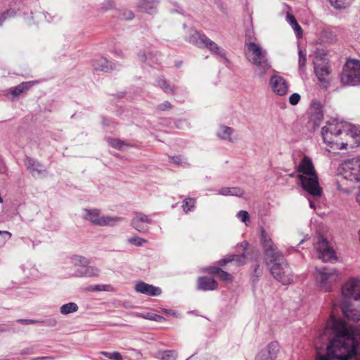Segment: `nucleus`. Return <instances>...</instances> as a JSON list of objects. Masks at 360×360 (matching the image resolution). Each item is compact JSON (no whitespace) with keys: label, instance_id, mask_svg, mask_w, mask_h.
<instances>
[{"label":"nucleus","instance_id":"obj_37","mask_svg":"<svg viewBox=\"0 0 360 360\" xmlns=\"http://www.w3.org/2000/svg\"><path fill=\"white\" fill-rule=\"evenodd\" d=\"M299 69L300 71H303L306 65L307 62V55L306 53H304L302 50H299Z\"/></svg>","mask_w":360,"mask_h":360},{"label":"nucleus","instance_id":"obj_21","mask_svg":"<svg viewBox=\"0 0 360 360\" xmlns=\"http://www.w3.org/2000/svg\"><path fill=\"white\" fill-rule=\"evenodd\" d=\"M233 261L236 262L238 266L243 265L246 262V256L243 253L240 255H228L226 258L219 260L217 263L219 266H224Z\"/></svg>","mask_w":360,"mask_h":360},{"label":"nucleus","instance_id":"obj_9","mask_svg":"<svg viewBox=\"0 0 360 360\" xmlns=\"http://www.w3.org/2000/svg\"><path fill=\"white\" fill-rule=\"evenodd\" d=\"M316 248L318 252L317 257L323 262H333L337 259L335 252L329 246L328 240L323 236L319 238Z\"/></svg>","mask_w":360,"mask_h":360},{"label":"nucleus","instance_id":"obj_18","mask_svg":"<svg viewBox=\"0 0 360 360\" xmlns=\"http://www.w3.org/2000/svg\"><path fill=\"white\" fill-rule=\"evenodd\" d=\"M340 81L343 85H356L352 67H349V61L345 65L340 75Z\"/></svg>","mask_w":360,"mask_h":360},{"label":"nucleus","instance_id":"obj_22","mask_svg":"<svg viewBox=\"0 0 360 360\" xmlns=\"http://www.w3.org/2000/svg\"><path fill=\"white\" fill-rule=\"evenodd\" d=\"M37 82L30 81L24 82L11 89V94L14 96H19L22 94L26 93Z\"/></svg>","mask_w":360,"mask_h":360},{"label":"nucleus","instance_id":"obj_49","mask_svg":"<svg viewBox=\"0 0 360 360\" xmlns=\"http://www.w3.org/2000/svg\"><path fill=\"white\" fill-rule=\"evenodd\" d=\"M109 285H96L95 286H92L90 288L91 290L93 291H101V290H108Z\"/></svg>","mask_w":360,"mask_h":360},{"label":"nucleus","instance_id":"obj_47","mask_svg":"<svg viewBox=\"0 0 360 360\" xmlns=\"http://www.w3.org/2000/svg\"><path fill=\"white\" fill-rule=\"evenodd\" d=\"M172 108V105L169 101H165L164 103L158 105L157 109L161 111L169 110Z\"/></svg>","mask_w":360,"mask_h":360},{"label":"nucleus","instance_id":"obj_26","mask_svg":"<svg viewBox=\"0 0 360 360\" xmlns=\"http://www.w3.org/2000/svg\"><path fill=\"white\" fill-rule=\"evenodd\" d=\"M86 215L84 218L86 220L90 221L94 224L99 226V223L101 221V217H100V211L97 209L94 210H85Z\"/></svg>","mask_w":360,"mask_h":360},{"label":"nucleus","instance_id":"obj_36","mask_svg":"<svg viewBox=\"0 0 360 360\" xmlns=\"http://www.w3.org/2000/svg\"><path fill=\"white\" fill-rule=\"evenodd\" d=\"M158 85L167 94H174V88L163 78H160L158 81Z\"/></svg>","mask_w":360,"mask_h":360},{"label":"nucleus","instance_id":"obj_61","mask_svg":"<svg viewBox=\"0 0 360 360\" xmlns=\"http://www.w3.org/2000/svg\"><path fill=\"white\" fill-rule=\"evenodd\" d=\"M356 200L360 205V188H359V192L356 193Z\"/></svg>","mask_w":360,"mask_h":360},{"label":"nucleus","instance_id":"obj_50","mask_svg":"<svg viewBox=\"0 0 360 360\" xmlns=\"http://www.w3.org/2000/svg\"><path fill=\"white\" fill-rule=\"evenodd\" d=\"M134 17V13L131 11H124L123 12V15L121 17V18L129 20L133 19Z\"/></svg>","mask_w":360,"mask_h":360},{"label":"nucleus","instance_id":"obj_7","mask_svg":"<svg viewBox=\"0 0 360 360\" xmlns=\"http://www.w3.org/2000/svg\"><path fill=\"white\" fill-rule=\"evenodd\" d=\"M342 175L344 179L357 183L360 188V158L345 161L342 165Z\"/></svg>","mask_w":360,"mask_h":360},{"label":"nucleus","instance_id":"obj_29","mask_svg":"<svg viewBox=\"0 0 360 360\" xmlns=\"http://www.w3.org/2000/svg\"><path fill=\"white\" fill-rule=\"evenodd\" d=\"M122 221V218L120 217L103 216L101 217V223H99V226H115Z\"/></svg>","mask_w":360,"mask_h":360},{"label":"nucleus","instance_id":"obj_48","mask_svg":"<svg viewBox=\"0 0 360 360\" xmlns=\"http://www.w3.org/2000/svg\"><path fill=\"white\" fill-rule=\"evenodd\" d=\"M292 28L294 30L295 33L296 34L297 37L301 38L302 37V29L298 25L297 22L296 24H295L294 25H292Z\"/></svg>","mask_w":360,"mask_h":360},{"label":"nucleus","instance_id":"obj_2","mask_svg":"<svg viewBox=\"0 0 360 360\" xmlns=\"http://www.w3.org/2000/svg\"><path fill=\"white\" fill-rule=\"evenodd\" d=\"M245 47L246 59L255 66L257 75L264 77L271 68L267 57V51L248 38L245 41Z\"/></svg>","mask_w":360,"mask_h":360},{"label":"nucleus","instance_id":"obj_28","mask_svg":"<svg viewBox=\"0 0 360 360\" xmlns=\"http://www.w3.org/2000/svg\"><path fill=\"white\" fill-rule=\"evenodd\" d=\"M155 356L159 360H176L177 353L175 350L158 351Z\"/></svg>","mask_w":360,"mask_h":360},{"label":"nucleus","instance_id":"obj_42","mask_svg":"<svg viewBox=\"0 0 360 360\" xmlns=\"http://www.w3.org/2000/svg\"><path fill=\"white\" fill-rule=\"evenodd\" d=\"M236 216L243 223H246L250 221V215L247 211L240 210L237 213Z\"/></svg>","mask_w":360,"mask_h":360},{"label":"nucleus","instance_id":"obj_44","mask_svg":"<svg viewBox=\"0 0 360 360\" xmlns=\"http://www.w3.org/2000/svg\"><path fill=\"white\" fill-rule=\"evenodd\" d=\"M141 316L144 318V319L152 320V321H157V322H162V321L165 320V319L163 316H162L160 315H158V314H148L146 316Z\"/></svg>","mask_w":360,"mask_h":360},{"label":"nucleus","instance_id":"obj_27","mask_svg":"<svg viewBox=\"0 0 360 360\" xmlns=\"http://www.w3.org/2000/svg\"><path fill=\"white\" fill-rule=\"evenodd\" d=\"M234 130L233 128L227 127V126H220L219 131L217 132V136L222 139L233 142V139L231 138V135L233 134Z\"/></svg>","mask_w":360,"mask_h":360},{"label":"nucleus","instance_id":"obj_15","mask_svg":"<svg viewBox=\"0 0 360 360\" xmlns=\"http://www.w3.org/2000/svg\"><path fill=\"white\" fill-rule=\"evenodd\" d=\"M277 342H270L266 348L262 349L256 356L255 360H274L278 351Z\"/></svg>","mask_w":360,"mask_h":360},{"label":"nucleus","instance_id":"obj_10","mask_svg":"<svg viewBox=\"0 0 360 360\" xmlns=\"http://www.w3.org/2000/svg\"><path fill=\"white\" fill-rule=\"evenodd\" d=\"M134 217L131 221V225L137 231L145 233L148 231V224L153 223V221L148 217L141 212H134Z\"/></svg>","mask_w":360,"mask_h":360},{"label":"nucleus","instance_id":"obj_38","mask_svg":"<svg viewBox=\"0 0 360 360\" xmlns=\"http://www.w3.org/2000/svg\"><path fill=\"white\" fill-rule=\"evenodd\" d=\"M128 242L137 247H140L142 246L143 243H146L148 241L147 240L140 238L139 236H134L129 238Z\"/></svg>","mask_w":360,"mask_h":360},{"label":"nucleus","instance_id":"obj_41","mask_svg":"<svg viewBox=\"0 0 360 360\" xmlns=\"http://www.w3.org/2000/svg\"><path fill=\"white\" fill-rule=\"evenodd\" d=\"M323 115L321 111L313 112L311 116V120L314 121L315 124L319 125L320 122L323 120Z\"/></svg>","mask_w":360,"mask_h":360},{"label":"nucleus","instance_id":"obj_4","mask_svg":"<svg viewBox=\"0 0 360 360\" xmlns=\"http://www.w3.org/2000/svg\"><path fill=\"white\" fill-rule=\"evenodd\" d=\"M314 277L319 287L326 292L330 291L332 285L340 279L337 269L328 266L316 267Z\"/></svg>","mask_w":360,"mask_h":360},{"label":"nucleus","instance_id":"obj_46","mask_svg":"<svg viewBox=\"0 0 360 360\" xmlns=\"http://www.w3.org/2000/svg\"><path fill=\"white\" fill-rule=\"evenodd\" d=\"M300 98L301 97L299 94L293 93L292 94L290 95L289 98V102L291 105H295L299 103Z\"/></svg>","mask_w":360,"mask_h":360},{"label":"nucleus","instance_id":"obj_45","mask_svg":"<svg viewBox=\"0 0 360 360\" xmlns=\"http://www.w3.org/2000/svg\"><path fill=\"white\" fill-rule=\"evenodd\" d=\"M169 160L170 162L176 165H183L186 164V161L180 155L171 156L169 157Z\"/></svg>","mask_w":360,"mask_h":360},{"label":"nucleus","instance_id":"obj_58","mask_svg":"<svg viewBox=\"0 0 360 360\" xmlns=\"http://www.w3.org/2000/svg\"><path fill=\"white\" fill-rule=\"evenodd\" d=\"M1 234H4V235L7 236V238L8 239H10L11 238V236H12L11 233H10L8 231H0V235Z\"/></svg>","mask_w":360,"mask_h":360},{"label":"nucleus","instance_id":"obj_19","mask_svg":"<svg viewBox=\"0 0 360 360\" xmlns=\"http://www.w3.org/2000/svg\"><path fill=\"white\" fill-rule=\"evenodd\" d=\"M218 287L217 282L212 278L201 276L198 279V288L203 291L214 290Z\"/></svg>","mask_w":360,"mask_h":360},{"label":"nucleus","instance_id":"obj_40","mask_svg":"<svg viewBox=\"0 0 360 360\" xmlns=\"http://www.w3.org/2000/svg\"><path fill=\"white\" fill-rule=\"evenodd\" d=\"M101 354L110 359L122 360V356L118 352H113L112 353H109L107 352H101Z\"/></svg>","mask_w":360,"mask_h":360},{"label":"nucleus","instance_id":"obj_53","mask_svg":"<svg viewBox=\"0 0 360 360\" xmlns=\"http://www.w3.org/2000/svg\"><path fill=\"white\" fill-rule=\"evenodd\" d=\"M17 321L22 324H26V325L34 324V323L39 322V321L33 320V319H18Z\"/></svg>","mask_w":360,"mask_h":360},{"label":"nucleus","instance_id":"obj_8","mask_svg":"<svg viewBox=\"0 0 360 360\" xmlns=\"http://www.w3.org/2000/svg\"><path fill=\"white\" fill-rule=\"evenodd\" d=\"M270 268L272 276L283 285H288L292 282V274L290 268L285 259L272 263Z\"/></svg>","mask_w":360,"mask_h":360},{"label":"nucleus","instance_id":"obj_39","mask_svg":"<svg viewBox=\"0 0 360 360\" xmlns=\"http://www.w3.org/2000/svg\"><path fill=\"white\" fill-rule=\"evenodd\" d=\"M72 259V262L75 265H82L84 266L89 263L88 259L82 256H75Z\"/></svg>","mask_w":360,"mask_h":360},{"label":"nucleus","instance_id":"obj_56","mask_svg":"<svg viewBox=\"0 0 360 360\" xmlns=\"http://www.w3.org/2000/svg\"><path fill=\"white\" fill-rule=\"evenodd\" d=\"M53 358L51 356H41V357H35L32 359L31 360H53Z\"/></svg>","mask_w":360,"mask_h":360},{"label":"nucleus","instance_id":"obj_6","mask_svg":"<svg viewBox=\"0 0 360 360\" xmlns=\"http://www.w3.org/2000/svg\"><path fill=\"white\" fill-rule=\"evenodd\" d=\"M260 238L264 255L269 258L271 263L285 259L283 254L278 250V248L264 228L261 229Z\"/></svg>","mask_w":360,"mask_h":360},{"label":"nucleus","instance_id":"obj_62","mask_svg":"<svg viewBox=\"0 0 360 360\" xmlns=\"http://www.w3.org/2000/svg\"><path fill=\"white\" fill-rule=\"evenodd\" d=\"M114 6V2L113 1H110L109 4H108V6L106 8H112Z\"/></svg>","mask_w":360,"mask_h":360},{"label":"nucleus","instance_id":"obj_60","mask_svg":"<svg viewBox=\"0 0 360 360\" xmlns=\"http://www.w3.org/2000/svg\"><path fill=\"white\" fill-rule=\"evenodd\" d=\"M248 245V243L246 241H243L240 243V246L243 248V250H247Z\"/></svg>","mask_w":360,"mask_h":360},{"label":"nucleus","instance_id":"obj_54","mask_svg":"<svg viewBox=\"0 0 360 360\" xmlns=\"http://www.w3.org/2000/svg\"><path fill=\"white\" fill-rule=\"evenodd\" d=\"M311 107H312V108L317 110V112L321 111L320 109H321V105L320 102L318 101H313L311 103Z\"/></svg>","mask_w":360,"mask_h":360},{"label":"nucleus","instance_id":"obj_64","mask_svg":"<svg viewBox=\"0 0 360 360\" xmlns=\"http://www.w3.org/2000/svg\"><path fill=\"white\" fill-rule=\"evenodd\" d=\"M6 331V329L3 327V326L0 325V333Z\"/></svg>","mask_w":360,"mask_h":360},{"label":"nucleus","instance_id":"obj_12","mask_svg":"<svg viewBox=\"0 0 360 360\" xmlns=\"http://www.w3.org/2000/svg\"><path fill=\"white\" fill-rule=\"evenodd\" d=\"M342 295L345 297H353L358 300L360 299V279L352 278L349 280L342 288Z\"/></svg>","mask_w":360,"mask_h":360},{"label":"nucleus","instance_id":"obj_63","mask_svg":"<svg viewBox=\"0 0 360 360\" xmlns=\"http://www.w3.org/2000/svg\"><path fill=\"white\" fill-rule=\"evenodd\" d=\"M309 205H310L311 208H313V209L315 208L314 203L311 200H309Z\"/></svg>","mask_w":360,"mask_h":360},{"label":"nucleus","instance_id":"obj_16","mask_svg":"<svg viewBox=\"0 0 360 360\" xmlns=\"http://www.w3.org/2000/svg\"><path fill=\"white\" fill-rule=\"evenodd\" d=\"M347 127L344 130L345 141H348L352 147L353 143L359 145L360 143V130L354 126L346 122Z\"/></svg>","mask_w":360,"mask_h":360},{"label":"nucleus","instance_id":"obj_25","mask_svg":"<svg viewBox=\"0 0 360 360\" xmlns=\"http://www.w3.org/2000/svg\"><path fill=\"white\" fill-rule=\"evenodd\" d=\"M218 194L226 196L242 197L244 194V191L239 187H224L218 191Z\"/></svg>","mask_w":360,"mask_h":360},{"label":"nucleus","instance_id":"obj_14","mask_svg":"<svg viewBox=\"0 0 360 360\" xmlns=\"http://www.w3.org/2000/svg\"><path fill=\"white\" fill-rule=\"evenodd\" d=\"M134 290L136 292L150 297L159 296L162 293L160 288L146 283L142 281L136 282L134 285Z\"/></svg>","mask_w":360,"mask_h":360},{"label":"nucleus","instance_id":"obj_59","mask_svg":"<svg viewBox=\"0 0 360 360\" xmlns=\"http://www.w3.org/2000/svg\"><path fill=\"white\" fill-rule=\"evenodd\" d=\"M139 60L141 62H145L146 60V53H142L139 54Z\"/></svg>","mask_w":360,"mask_h":360},{"label":"nucleus","instance_id":"obj_20","mask_svg":"<svg viewBox=\"0 0 360 360\" xmlns=\"http://www.w3.org/2000/svg\"><path fill=\"white\" fill-rule=\"evenodd\" d=\"M25 165L32 173L36 172L37 174H41L46 171L44 166L41 162L30 157L25 158Z\"/></svg>","mask_w":360,"mask_h":360},{"label":"nucleus","instance_id":"obj_17","mask_svg":"<svg viewBox=\"0 0 360 360\" xmlns=\"http://www.w3.org/2000/svg\"><path fill=\"white\" fill-rule=\"evenodd\" d=\"M341 310L345 317L353 321L360 320V310L353 308L347 302H343L340 305Z\"/></svg>","mask_w":360,"mask_h":360},{"label":"nucleus","instance_id":"obj_51","mask_svg":"<svg viewBox=\"0 0 360 360\" xmlns=\"http://www.w3.org/2000/svg\"><path fill=\"white\" fill-rule=\"evenodd\" d=\"M221 269L219 268V267H217V266H211V267H209L207 269V272L210 274H212V275H214V276H218L219 274V271Z\"/></svg>","mask_w":360,"mask_h":360},{"label":"nucleus","instance_id":"obj_32","mask_svg":"<svg viewBox=\"0 0 360 360\" xmlns=\"http://www.w3.org/2000/svg\"><path fill=\"white\" fill-rule=\"evenodd\" d=\"M349 67H352L356 85L360 84V62L356 60L349 61Z\"/></svg>","mask_w":360,"mask_h":360},{"label":"nucleus","instance_id":"obj_57","mask_svg":"<svg viewBox=\"0 0 360 360\" xmlns=\"http://www.w3.org/2000/svg\"><path fill=\"white\" fill-rule=\"evenodd\" d=\"M163 312L168 315L176 316V312L172 309H163Z\"/></svg>","mask_w":360,"mask_h":360},{"label":"nucleus","instance_id":"obj_34","mask_svg":"<svg viewBox=\"0 0 360 360\" xmlns=\"http://www.w3.org/2000/svg\"><path fill=\"white\" fill-rule=\"evenodd\" d=\"M195 201L194 198H188L183 200L182 202V209L185 213H188L189 212L193 211L195 205Z\"/></svg>","mask_w":360,"mask_h":360},{"label":"nucleus","instance_id":"obj_43","mask_svg":"<svg viewBox=\"0 0 360 360\" xmlns=\"http://www.w3.org/2000/svg\"><path fill=\"white\" fill-rule=\"evenodd\" d=\"M221 281H232L233 276L228 272L221 269L218 276Z\"/></svg>","mask_w":360,"mask_h":360},{"label":"nucleus","instance_id":"obj_52","mask_svg":"<svg viewBox=\"0 0 360 360\" xmlns=\"http://www.w3.org/2000/svg\"><path fill=\"white\" fill-rule=\"evenodd\" d=\"M286 20L288 22V23L291 25V27L297 22L295 16L290 13L287 14Z\"/></svg>","mask_w":360,"mask_h":360},{"label":"nucleus","instance_id":"obj_1","mask_svg":"<svg viewBox=\"0 0 360 360\" xmlns=\"http://www.w3.org/2000/svg\"><path fill=\"white\" fill-rule=\"evenodd\" d=\"M297 178L302 188L313 196H321L322 188L312 160L309 156L304 155L297 167Z\"/></svg>","mask_w":360,"mask_h":360},{"label":"nucleus","instance_id":"obj_5","mask_svg":"<svg viewBox=\"0 0 360 360\" xmlns=\"http://www.w3.org/2000/svg\"><path fill=\"white\" fill-rule=\"evenodd\" d=\"M188 41L189 43L199 48H207L211 53L222 58L225 57L224 50L204 34L194 32V33L189 37Z\"/></svg>","mask_w":360,"mask_h":360},{"label":"nucleus","instance_id":"obj_30","mask_svg":"<svg viewBox=\"0 0 360 360\" xmlns=\"http://www.w3.org/2000/svg\"><path fill=\"white\" fill-rule=\"evenodd\" d=\"M156 5L155 0H140L139 8L144 12L149 13Z\"/></svg>","mask_w":360,"mask_h":360},{"label":"nucleus","instance_id":"obj_13","mask_svg":"<svg viewBox=\"0 0 360 360\" xmlns=\"http://www.w3.org/2000/svg\"><path fill=\"white\" fill-rule=\"evenodd\" d=\"M314 72L323 87H327L329 84V75L330 73L328 63L322 61L320 64L314 62Z\"/></svg>","mask_w":360,"mask_h":360},{"label":"nucleus","instance_id":"obj_23","mask_svg":"<svg viewBox=\"0 0 360 360\" xmlns=\"http://www.w3.org/2000/svg\"><path fill=\"white\" fill-rule=\"evenodd\" d=\"M100 270L91 266H84L82 269H78L75 275L79 277H95L99 275Z\"/></svg>","mask_w":360,"mask_h":360},{"label":"nucleus","instance_id":"obj_24","mask_svg":"<svg viewBox=\"0 0 360 360\" xmlns=\"http://www.w3.org/2000/svg\"><path fill=\"white\" fill-rule=\"evenodd\" d=\"M93 66L96 70L108 72L113 69L112 63L105 58L94 60Z\"/></svg>","mask_w":360,"mask_h":360},{"label":"nucleus","instance_id":"obj_31","mask_svg":"<svg viewBox=\"0 0 360 360\" xmlns=\"http://www.w3.org/2000/svg\"><path fill=\"white\" fill-rule=\"evenodd\" d=\"M79 307L75 302H69L62 305L60 308V312L63 315H68L70 313L77 311Z\"/></svg>","mask_w":360,"mask_h":360},{"label":"nucleus","instance_id":"obj_35","mask_svg":"<svg viewBox=\"0 0 360 360\" xmlns=\"http://www.w3.org/2000/svg\"><path fill=\"white\" fill-rule=\"evenodd\" d=\"M107 141L111 147L118 150H122L124 146H128L127 143L119 139L108 138Z\"/></svg>","mask_w":360,"mask_h":360},{"label":"nucleus","instance_id":"obj_33","mask_svg":"<svg viewBox=\"0 0 360 360\" xmlns=\"http://www.w3.org/2000/svg\"><path fill=\"white\" fill-rule=\"evenodd\" d=\"M331 6L336 9H345L349 7L352 0H328Z\"/></svg>","mask_w":360,"mask_h":360},{"label":"nucleus","instance_id":"obj_55","mask_svg":"<svg viewBox=\"0 0 360 360\" xmlns=\"http://www.w3.org/2000/svg\"><path fill=\"white\" fill-rule=\"evenodd\" d=\"M33 354V349L32 347H27L22 349L20 352L21 355L32 354Z\"/></svg>","mask_w":360,"mask_h":360},{"label":"nucleus","instance_id":"obj_11","mask_svg":"<svg viewBox=\"0 0 360 360\" xmlns=\"http://www.w3.org/2000/svg\"><path fill=\"white\" fill-rule=\"evenodd\" d=\"M274 74L271 77L269 84L274 93L278 96H284L288 91L285 79L274 70Z\"/></svg>","mask_w":360,"mask_h":360},{"label":"nucleus","instance_id":"obj_3","mask_svg":"<svg viewBox=\"0 0 360 360\" xmlns=\"http://www.w3.org/2000/svg\"><path fill=\"white\" fill-rule=\"evenodd\" d=\"M345 127H347L346 122L342 121L333 120L328 122L321 131L324 143L335 149H347V146H349L348 141H344V139L340 137Z\"/></svg>","mask_w":360,"mask_h":360}]
</instances>
